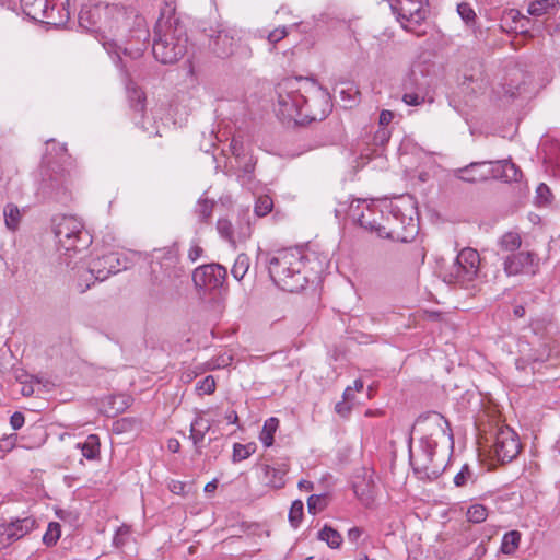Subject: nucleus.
Listing matches in <instances>:
<instances>
[{"mask_svg":"<svg viewBox=\"0 0 560 560\" xmlns=\"http://www.w3.org/2000/svg\"><path fill=\"white\" fill-rule=\"evenodd\" d=\"M276 93V112L282 120L304 122L323 118L324 114L318 117L317 113L313 110L312 105L308 104L307 96L304 93H312L328 105V93L315 81L307 78H285L278 83Z\"/></svg>","mask_w":560,"mask_h":560,"instance_id":"nucleus-3","label":"nucleus"},{"mask_svg":"<svg viewBox=\"0 0 560 560\" xmlns=\"http://www.w3.org/2000/svg\"><path fill=\"white\" fill-rule=\"evenodd\" d=\"M226 269L218 264H209L195 269L192 280L199 288L214 289L222 285Z\"/></svg>","mask_w":560,"mask_h":560,"instance_id":"nucleus-18","label":"nucleus"},{"mask_svg":"<svg viewBox=\"0 0 560 560\" xmlns=\"http://www.w3.org/2000/svg\"><path fill=\"white\" fill-rule=\"evenodd\" d=\"M21 392L24 396H30L33 394V387L31 385H23Z\"/></svg>","mask_w":560,"mask_h":560,"instance_id":"nucleus-60","label":"nucleus"},{"mask_svg":"<svg viewBox=\"0 0 560 560\" xmlns=\"http://www.w3.org/2000/svg\"><path fill=\"white\" fill-rule=\"evenodd\" d=\"M467 520L471 523H481L488 517V510L482 504H472L468 508L466 513Z\"/></svg>","mask_w":560,"mask_h":560,"instance_id":"nucleus-30","label":"nucleus"},{"mask_svg":"<svg viewBox=\"0 0 560 560\" xmlns=\"http://www.w3.org/2000/svg\"><path fill=\"white\" fill-rule=\"evenodd\" d=\"M179 447H180V444H179V441L176 440V439H170L168 442H167V448L172 452V453H177L179 451Z\"/></svg>","mask_w":560,"mask_h":560,"instance_id":"nucleus-55","label":"nucleus"},{"mask_svg":"<svg viewBox=\"0 0 560 560\" xmlns=\"http://www.w3.org/2000/svg\"><path fill=\"white\" fill-rule=\"evenodd\" d=\"M351 405H352V401H347L343 399V401L336 404L335 409H336L337 413H339L342 417H346L349 415V412L351 410Z\"/></svg>","mask_w":560,"mask_h":560,"instance_id":"nucleus-48","label":"nucleus"},{"mask_svg":"<svg viewBox=\"0 0 560 560\" xmlns=\"http://www.w3.org/2000/svg\"><path fill=\"white\" fill-rule=\"evenodd\" d=\"M424 101V98L416 93H406L404 94L402 96V102L406 104V105H409V106H418L420 105L422 102Z\"/></svg>","mask_w":560,"mask_h":560,"instance_id":"nucleus-47","label":"nucleus"},{"mask_svg":"<svg viewBox=\"0 0 560 560\" xmlns=\"http://www.w3.org/2000/svg\"><path fill=\"white\" fill-rule=\"evenodd\" d=\"M57 0H21V8L28 18L50 25H62L69 20L65 8L55 10Z\"/></svg>","mask_w":560,"mask_h":560,"instance_id":"nucleus-11","label":"nucleus"},{"mask_svg":"<svg viewBox=\"0 0 560 560\" xmlns=\"http://www.w3.org/2000/svg\"><path fill=\"white\" fill-rule=\"evenodd\" d=\"M258 259L267 266L275 284L290 292L304 289L311 272L319 273L324 269L322 264L318 267H307V262L311 261L310 255L298 248L281 249L275 253L260 252Z\"/></svg>","mask_w":560,"mask_h":560,"instance_id":"nucleus-4","label":"nucleus"},{"mask_svg":"<svg viewBox=\"0 0 560 560\" xmlns=\"http://www.w3.org/2000/svg\"><path fill=\"white\" fill-rule=\"evenodd\" d=\"M182 488H183V486H182V485H177V483H175V485L173 486V488H172V491H173V492H175V493H178V489H182Z\"/></svg>","mask_w":560,"mask_h":560,"instance_id":"nucleus-63","label":"nucleus"},{"mask_svg":"<svg viewBox=\"0 0 560 560\" xmlns=\"http://www.w3.org/2000/svg\"><path fill=\"white\" fill-rule=\"evenodd\" d=\"M237 163L238 167H242L243 174L238 175V177L242 178V184L245 185L247 182L250 180V174L254 172L255 168V161L252 156H245L241 158V160L235 161Z\"/></svg>","mask_w":560,"mask_h":560,"instance_id":"nucleus-32","label":"nucleus"},{"mask_svg":"<svg viewBox=\"0 0 560 560\" xmlns=\"http://www.w3.org/2000/svg\"><path fill=\"white\" fill-rule=\"evenodd\" d=\"M522 534L518 530H510L502 537L500 551L503 555L512 556L520 548Z\"/></svg>","mask_w":560,"mask_h":560,"instance_id":"nucleus-23","label":"nucleus"},{"mask_svg":"<svg viewBox=\"0 0 560 560\" xmlns=\"http://www.w3.org/2000/svg\"><path fill=\"white\" fill-rule=\"evenodd\" d=\"M132 16V11L117 4H86L79 12V23L86 30L101 33L100 40L104 49L121 60V52L137 58L143 50L138 47L132 51L127 46H121L129 32V21Z\"/></svg>","mask_w":560,"mask_h":560,"instance_id":"nucleus-2","label":"nucleus"},{"mask_svg":"<svg viewBox=\"0 0 560 560\" xmlns=\"http://www.w3.org/2000/svg\"><path fill=\"white\" fill-rule=\"evenodd\" d=\"M196 389L199 394H212L215 389V381L213 376L209 375L199 381L196 385Z\"/></svg>","mask_w":560,"mask_h":560,"instance_id":"nucleus-41","label":"nucleus"},{"mask_svg":"<svg viewBox=\"0 0 560 560\" xmlns=\"http://www.w3.org/2000/svg\"><path fill=\"white\" fill-rule=\"evenodd\" d=\"M525 314V308L522 305H518L514 308V315L516 317H523Z\"/></svg>","mask_w":560,"mask_h":560,"instance_id":"nucleus-59","label":"nucleus"},{"mask_svg":"<svg viewBox=\"0 0 560 560\" xmlns=\"http://www.w3.org/2000/svg\"><path fill=\"white\" fill-rule=\"evenodd\" d=\"M390 133L386 128H381L376 131L374 140L376 143L383 145L389 140Z\"/></svg>","mask_w":560,"mask_h":560,"instance_id":"nucleus-49","label":"nucleus"},{"mask_svg":"<svg viewBox=\"0 0 560 560\" xmlns=\"http://www.w3.org/2000/svg\"><path fill=\"white\" fill-rule=\"evenodd\" d=\"M254 452H255V446L253 444L243 445V444L236 443V444H234V447H233V460L234 462L244 460L247 457H249L250 454H253Z\"/></svg>","mask_w":560,"mask_h":560,"instance_id":"nucleus-34","label":"nucleus"},{"mask_svg":"<svg viewBox=\"0 0 560 560\" xmlns=\"http://www.w3.org/2000/svg\"><path fill=\"white\" fill-rule=\"evenodd\" d=\"M211 425V421L202 416H197L191 422L189 438L196 447H198V445L203 441L206 434L210 431Z\"/></svg>","mask_w":560,"mask_h":560,"instance_id":"nucleus-22","label":"nucleus"},{"mask_svg":"<svg viewBox=\"0 0 560 560\" xmlns=\"http://www.w3.org/2000/svg\"><path fill=\"white\" fill-rule=\"evenodd\" d=\"M156 38L152 51L156 60L162 63H174L187 50V34L177 21L160 20L155 27Z\"/></svg>","mask_w":560,"mask_h":560,"instance_id":"nucleus-6","label":"nucleus"},{"mask_svg":"<svg viewBox=\"0 0 560 560\" xmlns=\"http://www.w3.org/2000/svg\"><path fill=\"white\" fill-rule=\"evenodd\" d=\"M479 268V253L471 247H466L458 253L445 273L444 280L450 283L469 284L477 279Z\"/></svg>","mask_w":560,"mask_h":560,"instance_id":"nucleus-9","label":"nucleus"},{"mask_svg":"<svg viewBox=\"0 0 560 560\" xmlns=\"http://www.w3.org/2000/svg\"><path fill=\"white\" fill-rule=\"evenodd\" d=\"M129 535H130V528H129V526H127V525H122V526H120V527L117 529V532H116V534H115V536H114V539H113L114 545H115L116 547H122V546H125V545H126V542H127V539H128Z\"/></svg>","mask_w":560,"mask_h":560,"instance_id":"nucleus-43","label":"nucleus"},{"mask_svg":"<svg viewBox=\"0 0 560 560\" xmlns=\"http://www.w3.org/2000/svg\"><path fill=\"white\" fill-rule=\"evenodd\" d=\"M363 382L358 378L353 382L352 386H348L343 392V399L347 401H354V394L363 389Z\"/></svg>","mask_w":560,"mask_h":560,"instance_id":"nucleus-44","label":"nucleus"},{"mask_svg":"<svg viewBox=\"0 0 560 560\" xmlns=\"http://www.w3.org/2000/svg\"><path fill=\"white\" fill-rule=\"evenodd\" d=\"M508 16L510 19H512L514 22H517V21L521 22V27L525 26V24L523 22H527L528 21L527 18L521 15L520 11H517V10H510L508 12Z\"/></svg>","mask_w":560,"mask_h":560,"instance_id":"nucleus-53","label":"nucleus"},{"mask_svg":"<svg viewBox=\"0 0 560 560\" xmlns=\"http://www.w3.org/2000/svg\"><path fill=\"white\" fill-rule=\"evenodd\" d=\"M348 215L353 222L376 232L381 237L409 242L418 233L416 203L408 195L381 202L352 200Z\"/></svg>","mask_w":560,"mask_h":560,"instance_id":"nucleus-1","label":"nucleus"},{"mask_svg":"<svg viewBox=\"0 0 560 560\" xmlns=\"http://www.w3.org/2000/svg\"><path fill=\"white\" fill-rule=\"evenodd\" d=\"M499 252L513 254L522 246V236L516 231L503 233L497 241Z\"/></svg>","mask_w":560,"mask_h":560,"instance_id":"nucleus-21","label":"nucleus"},{"mask_svg":"<svg viewBox=\"0 0 560 560\" xmlns=\"http://www.w3.org/2000/svg\"><path fill=\"white\" fill-rule=\"evenodd\" d=\"M230 150L232 155L235 158V161L241 160V158H245V144L242 138L233 137L230 143Z\"/></svg>","mask_w":560,"mask_h":560,"instance_id":"nucleus-38","label":"nucleus"},{"mask_svg":"<svg viewBox=\"0 0 560 560\" xmlns=\"http://www.w3.org/2000/svg\"><path fill=\"white\" fill-rule=\"evenodd\" d=\"M287 34H288V31L285 27H277L268 33L267 40L270 44L275 45L278 42H280L281 39H283L287 36Z\"/></svg>","mask_w":560,"mask_h":560,"instance_id":"nucleus-46","label":"nucleus"},{"mask_svg":"<svg viewBox=\"0 0 560 560\" xmlns=\"http://www.w3.org/2000/svg\"><path fill=\"white\" fill-rule=\"evenodd\" d=\"M551 191L546 184H539L536 189V202L539 206H546L550 202Z\"/></svg>","mask_w":560,"mask_h":560,"instance_id":"nucleus-40","label":"nucleus"},{"mask_svg":"<svg viewBox=\"0 0 560 560\" xmlns=\"http://www.w3.org/2000/svg\"><path fill=\"white\" fill-rule=\"evenodd\" d=\"M326 506V497L325 495H318L313 494L307 499V508L310 513L317 514L318 512L323 511Z\"/></svg>","mask_w":560,"mask_h":560,"instance_id":"nucleus-36","label":"nucleus"},{"mask_svg":"<svg viewBox=\"0 0 560 560\" xmlns=\"http://www.w3.org/2000/svg\"><path fill=\"white\" fill-rule=\"evenodd\" d=\"M130 97L132 100L136 98L138 101V103L140 104L142 98H143V93L140 90L133 89L131 91V96Z\"/></svg>","mask_w":560,"mask_h":560,"instance_id":"nucleus-58","label":"nucleus"},{"mask_svg":"<svg viewBox=\"0 0 560 560\" xmlns=\"http://www.w3.org/2000/svg\"><path fill=\"white\" fill-rule=\"evenodd\" d=\"M472 472L467 465H464L462 469L455 475L454 483L456 487H464L469 480H472Z\"/></svg>","mask_w":560,"mask_h":560,"instance_id":"nucleus-39","label":"nucleus"},{"mask_svg":"<svg viewBox=\"0 0 560 560\" xmlns=\"http://www.w3.org/2000/svg\"><path fill=\"white\" fill-rule=\"evenodd\" d=\"M394 118V113L390 110H382L378 118V124L382 128H386L387 125L390 124V121Z\"/></svg>","mask_w":560,"mask_h":560,"instance_id":"nucleus-50","label":"nucleus"},{"mask_svg":"<svg viewBox=\"0 0 560 560\" xmlns=\"http://www.w3.org/2000/svg\"><path fill=\"white\" fill-rule=\"evenodd\" d=\"M272 207L273 202L269 196H260L255 205V213L258 217H264L272 210Z\"/></svg>","mask_w":560,"mask_h":560,"instance_id":"nucleus-35","label":"nucleus"},{"mask_svg":"<svg viewBox=\"0 0 560 560\" xmlns=\"http://www.w3.org/2000/svg\"><path fill=\"white\" fill-rule=\"evenodd\" d=\"M202 254V248L195 245L189 249L188 256L191 261H196Z\"/></svg>","mask_w":560,"mask_h":560,"instance_id":"nucleus-54","label":"nucleus"},{"mask_svg":"<svg viewBox=\"0 0 560 560\" xmlns=\"http://www.w3.org/2000/svg\"><path fill=\"white\" fill-rule=\"evenodd\" d=\"M557 0H535L528 5L527 12L533 16H541L557 9Z\"/></svg>","mask_w":560,"mask_h":560,"instance_id":"nucleus-26","label":"nucleus"},{"mask_svg":"<svg viewBox=\"0 0 560 560\" xmlns=\"http://www.w3.org/2000/svg\"><path fill=\"white\" fill-rule=\"evenodd\" d=\"M217 230L219 234L235 248L238 243H244L252 236V224L248 211L246 210L242 217H240L236 224L225 218L219 219Z\"/></svg>","mask_w":560,"mask_h":560,"instance_id":"nucleus-16","label":"nucleus"},{"mask_svg":"<svg viewBox=\"0 0 560 560\" xmlns=\"http://www.w3.org/2000/svg\"><path fill=\"white\" fill-rule=\"evenodd\" d=\"M303 508L304 504L300 500L294 501L291 505V509L289 511V520L294 527H296L300 521L302 520Z\"/></svg>","mask_w":560,"mask_h":560,"instance_id":"nucleus-37","label":"nucleus"},{"mask_svg":"<svg viewBox=\"0 0 560 560\" xmlns=\"http://www.w3.org/2000/svg\"><path fill=\"white\" fill-rule=\"evenodd\" d=\"M457 12L459 16L463 19V21L466 22V24H470L471 22L475 21L476 13L468 3H459L457 5Z\"/></svg>","mask_w":560,"mask_h":560,"instance_id":"nucleus-42","label":"nucleus"},{"mask_svg":"<svg viewBox=\"0 0 560 560\" xmlns=\"http://www.w3.org/2000/svg\"><path fill=\"white\" fill-rule=\"evenodd\" d=\"M521 452V443L517 433L508 425L497 429L489 456L501 464L512 462Z\"/></svg>","mask_w":560,"mask_h":560,"instance_id":"nucleus-10","label":"nucleus"},{"mask_svg":"<svg viewBox=\"0 0 560 560\" xmlns=\"http://www.w3.org/2000/svg\"><path fill=\"white\" fill-rule=\"evenodd\" d=\"M55 236L60 248L70 257L72 252L80 253L92 244L91 234L74 215H62L56 220Z\"/></svg>","mask_w":560,"mask_h":560,"instance_id":"nucleus-7","label":"nucleus"},{"mask_svg":"<svg viewBox=\"0 0 560 560\" xmlns=\"http://www.w3.org/2000/svg\"><path fill=\"white\" fill-rule=\"evenodd\" d=\"M10 423L14 430H18L24 424V416L21 412H14L11 416Z\"/></svg>","mask_w":560,"mask_h":560,"instance_id":"nucleus-52","label":"nucleus"},{"mask_svg":"<svg viewBox=\"0 0 560 560\" xmlns=\"http://www.w3.org/2000/svg\"><path fill=\"white\" fill-rule=\"evenodd\" d=\"M241 37L234 28L218 30L215 35H210L209 48L220 58H228L236 52L243 56H250L252 51L248 46L240 44Z\"/></svg>","mask_w":560,"mask_h":560,"instance_id":"nucleus-13","label":"nucleus"},{"mask_svg":"<svg viewBox=\"0 0 560 560\" xmlns=\"http://www.w3.org/2000/svg\"><path fill=\"white\" fill-rule=\"evenodd\" d=\"M61 535V527L60 524L57 522H50L48 524L47 530L43 536V542L50 547L55 546L57 541L59 540Z\"/></svg>","mask_w":560,"mask_h":560,"instance_id":"nucleus-31","label":"nucleus"},{"mask_svg":"<svg viewBox=\"0 0 560 560\" xmlns=\"http://www.w3.org/2000/svg\"><path fill=\"white\" fill-rule=\"evenodd\" d=\"M3 215L7 228L11 231H15L19 228L21 220L20 209L14 205L9 203L4 207Z\"/></svg>","mask_w":560,"mask_h":560,"instance_id":"nucleus-27","label":"nucleus"},{"mask_svg":"<svg viewBox=\"0 0 560 560\" xmlns=\"http://www.w3.org/2000/svg\"><path fill=\"white\" fill-rule=\"evenodd\" d=\"M36 525L32 517L18 518L8 524H0V550L31 533Z\"/></svg>","mask_w":560,"mask_h":560,"instance_id":"nucleus-17","label":"nucleus"},{"mask_svg":"<svg viewBox=\"0 0 560 560\" xmlns=\"http://www.w3.org/2000/svg\"><path fill=\"white\" fill-rule=\"evenodd\" d=\"M77 447L86 459L93 460L100 456V439L95 434H90L83 443H78Z\"/></svg>","mask_w":560,"mask_h":560,"instance_id":"nucleus-24","label":"nucleus"},{"mask_svg":"<svg viewBox=\"0 0 560 560\" xmlns=\"http://www.w3.org/2000/svg\"><path fill=\"white\" fill-rule=\"evenodd\" d=\"M135 257L136 253L132 252H112L102 257H97L92 261L89 270L84 272L86 277L85 283L79 282L78 289L84 292L90 288L92 279L104 281L110 275L128 269L133 264Z\"/></svg>","mask_w":560,"mask_h":560,"instance_id":"nucleus-8","label":"nucleus"},{"mask_svg":"<svg viewBox=\"0 0 560 560\" xmlns=\"http://www.w3.org/2000/svg\"><path fill=\"white\" fill-rule=\"evenodd\" d=\"M318 539L326 541L330 548H339L342 542L341 535L329 526H324V528L318 532Z\"/></svg>","mask_w":560,"mask_h":560,"instance_id":"nucleus-28","label":"nucleus"},{"mask_svg":"<svg viewBox=\"0 0 560 560\" xmlns=\"http://www.w3.org/2000/svg\"><path fill=\"white\" fill-rule=\"evenodd\" d=\"M155 258L161 260L162 266L170 268L177 261V252L174 248L160 249L156 252Z\"/></svg>","mask_w":560,"mask_h":560,"instance_id":"nucleus-33","label":"nucleus"},{"mask_svg":"<svg viewBox=\"0 0 560 560\" xmlns=\"http://www.w3.org/2000/svg\"><path fill=\"white\" fill-rule=\"evenodd\" d=\"M299 488L301 490L311 491L313 489V483L311 481H307V480H301L299 482Z\"/></svg>","mask_w":560,"mask_h":560,"instance_id":"nucleus-56","label":"nucleus"},{"mask_svg":"<svg viewBox=\"0 0 560 560\" xmlns=\"http://www.w3.org/2000/svg\"><path fill=\"white\" fill-rule=\"evenodd\" d=\"M249 269V257L245 254H240L232 267V275L236 280H242Z\"/></svg>","mask_w":560,"mask_h":560,"instance_id":"nucleus-29","label":"nucleus"},{"mask_svg":"<svg viewBox=\"0 0 560 560\" xmlns=\"http://www.w3.org/2000/svg\"><path fill=\"white\" fill-rule=\"evenodd\" d=\"M427 424L435 431L431 432L430 436L422 438L416 448H410V464L417 472H423L431 477L438 476L441 470V464H436L434 460L436 438H446L452 445L453 434L447 420L438 412L427 417Z\"/></svg>","mask_w":560,"mask_h":560,"instance_id":"nucleus-5","label":"nucleus"},{"mask_svg":"<svg viewBox=\"0 0 560 560\" xmlns=\"http://www.w3.org/2000/svg\"><path fill=\"white\" fill-rule=\"evenodd\" d=\"M393 12L401 26L413 32L416 26H420L428 15V0H388Z\"/></svg>","mask_w":560,"mask_h":560,"instance_id":"nucleus-12","label":"nucleus"},{"mask_svg":"<svg viewBox=\"0 0 560 560\" xmlns=\"http://www.w3.org/2000/svg\"><path fill=\"white\" fill-rule=\"evenodd\" d=\"M24 377H26V374L22 370H16L15 371V378H16V381H19V382H21L23 384L24 383Z\"/></svg>","mask_w":560,"mask_h":560,"instance_id":"nucleus-61","label":"nucleus"},{"mask_svg":"<svg viewBox=\"0 0 560 560\" xmlns=\"http://www.w3.org/2000/svg\"><path fill=\"white\" fill-rule=\"evenodd\" d=\"M363 535V530L360 527H352L348 530V540L353 544H358Z\"/></svg>","mask_w":560,"mask_h":560,"instance_id":"nucleus-51","label":"nucleus"},{"mask_svg":"<svg viewBox=\"0 0 560 560\" xmlns=\"http://www.w3.org/2000/svg\"><path fill=\"white\" fill-rule=\"evenodd\" d=\"M217 488V483L214 481L208 482L205 487L206 492H212Z\"/></svg>","mask_w":560,"mask_h":560,"instance_id":"nucleus-62","label":"nucleus"},{"mask_svg":"<svg viewBox=\"0 0 560 560\" xmlns=\"http://www.w3.org/2000/svg\"><path fill=\"white\" fill-rule=\"evenodd\" d=\"M491 173L505 182L517 180L521 174L518 167L509 160L499 161L494 166L491 165Z\"/></svg>","mask_w":560,"mask_h":560,"instance_id":"nucleus-20","label":"nucleus"},{"mask_svg":"<svg viewBox=\"0 0 560 560\" xmlns=\"http://www.w3.org/2000/svg\"><path fill=\"white\" fill-rule=\"evenodd\" d=\"M70 174L63 168L49 166L42 177L39 191L44 197L60 200L66 195Z\"/></svg>","mask_w":560,"mask_h":560,"instance_id":"nucleus-14","label":"nucleus"},{"mask_svg":"<svg viewBox=\"0 0 560 560\" xmlns=\"http://www.w3.org/2000/svg\"><path fill=\"white\" fill-rule=\"evenodd\" d=\"M213 202L207 199L199 200L198 213L202 220L210 218L212 213Z\"/></svg>","mask_w":560,"mask_h":560,"instance_id":"nucleus-45","label":"nucleus"},{"mask_svg":"<svg viewBox=\"0 0 560 560\" xmlns=\"http://www.w3.org/2000/svg\"><path fill=\"white\" fill-rule=\"evenodd\" d=\"M502 266L508 277L535 275L539 267V258L534 252L522 250L504 256Z\"/></svg>","mask_w":560,"mask_h":560,"instance_id":"nucleus-15","label":"nucleus"},{"mask_svg":"<svg viewBox=\"0 0 560 560\" xmlns=\"http://www.w3.org/2000/svg\"><path fill=\"white\" fill-rule=\"evenodd\" d=\"M279 427V420L275 417L267 419L259 434V440L266 447L273 444V435Z\"/></svg>","mask_w":560,"mask_h":560,"instance_id":"nucleus-25","label":"nucleus"},{"mask_svg":"<svg viewBox=\"0 0 560 560\" xmlns=\"http://www.w3.org/2000/svg\"><path fill=\"white\" fill-rule=\"evenodd\" d=\"M555 32H560V22L556 25Z\"/></svg>","mask_w":560,"mask_h":560,"instance_id":"nucleus-64","label":"nucleus"},{"mask_svg":"<svg viewBox=\"0 0 560 560\" xmlns=\"http://www.w3.org/2000/svg\"><path fill=\"white\" fill-rule=\"evenodd\" d=\"M225 419L229 423H236V421L238 420V417H237V413L232 410L229 413H226Z\"/></svg>","mask_w":560,"mask_h":560,"instance_id":"nucleus-57","label":"nucleus"},{"mask_svg":"<svg viewBox=\"0 0 560 560\" xmlns=\"http://www.w3.org/2000/svg\"><path fill=\"white\" fill-rule=\"evenodd\" d=\"M491 174V163H471L469 166L459 170L458 177L466 182L487 179Z\"/></svg>","mask_w":560,"mask_h":560,"instance_id":"nucleus-19","label":"nucleus"}]
</instances>
